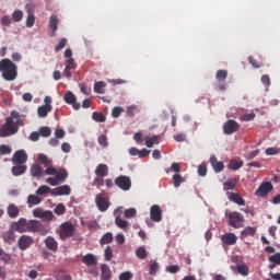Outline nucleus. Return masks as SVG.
<instances>
[{"label":"nucleus","instance_id":"052dcab7","mask_svg":"<svg viewBox=\"0 0 280 280\" xmlns=\"http://www.w3.org/2000/svg\"><path fill=\"white\" fill-rule=\"evenodd\" d=\"M65 47H67V38H61L60 43L55 47V51H61Z\"/></svg>","mask_w":280,"mask_h":280},{"label":"nucleus","instance_id":"338daca9","mask_svg":"<svg viewBox=\"0 0 280 280\" xmlns=\"http://www.w3.org/2000/svg\"><path fill=\"white\" fill-rule=\"evenodd\" d=\"M260 82L265 85V86H270L271 81H270V75L268 74H264L260 79Z\"/></svg>","mask_w":280,"mask_h":280},{"label":"nucleus","instance_id":"774afa93","mask_svg":"<svg viewBox=\"0 0 280 280\" xmlns=\"http://www.w3.org/2000/svg\"><path fill=\"white\" fill-rule=\"evenodd\" d=\"M132 273L130 271H125L119 275V280H131Z\"/></svg>","mask_w":280,"mask_h":280},{"label":"nucleus","instance_id":"5701e85b","mask_svg":"<svg viewBox=\"0 0 280 280\" xmlns=\"http://www.w3.org/2000/svg\"><path fill=\"white\" fill-rule=\"evenodd\" d=\"M45 245L48 250H52V253H56L58 250V241L54 238V236H47L45 240Z\"/></svg>","mask_w":280,"mask_h":280},{"label":"nucleus","instance_id":"72a5a7b5","mask_svg":"<svg viewBox=\"0 0 280 280\" xmlns=\"http://www.w3.org/2000/svg\"><path fill=\"white\" fill-rule=\"evenodd\" d=\"M40 202H43V199H40L38 195H28L27 197L28 207H36V205H40Z\"/></svg>","mask_w":280,"mask_h":280},{"label":"nucleus","instance_id":"bf43d9fd","mask_svg":"<svg viewBox=\"0 0 280 280\" xmlns=\"http://www.w3.org/2000/svg\"><path fill=\"white\" fill-rule=\"evenodd\" d=\"M80 91L83 93V95H91V88L86 86L84 83H80Z\"/></svg>","mask_w":280,"mask_h":280},{"label":"nucleus","instance_id":"6ab92c4d","mask_svg":"<svg viewBox=\"0 0 280 280\" xmlns=\"http://www.w3.org/2000/svg\"><path fill=\"white\" fill-rule=\"evenodd\" d=\"M40 230V221L30 220L26 221V233H38Z\"/></svg>","mask_w":280,"mask_h":280},{"label":"nucleus","instance_id":"ea45409f","mask_svg":"<svg viewBox=\"0 0 280 280\" xmlns=\"http://www.w3.org/2000/svg\"><path fill=\"white\" fill-rule=\"evenodd\" d=\"M52 189L47 186V185H43V186H39L38 189L36 190V195L37 196H47V194H51Z\"/></svg>","mask_w":280,"mask_h":280},{"label":"nucleus","instance_id":"393cba45","mask_svg":"<svg viewBox=\"0 0 280 280\" xmlns=\"http://www.w3.org/2000/svg\"><path fill=\"white\" fill-rule=\"evenodd\" d=\"M49 30L52 31L50 34V37L54 38L56 36V32L58 31V16L51 15L49 19V24H48Z\"/></svg>","mask_w":280,"mask_h":280},{"label":"nucleus","instance_id":"f8f14e48","mask_svg":"<svg viewBox=\"0 0 280 280\" xmlns=\"http://www.w3.org/2000/svg\"><path fill=\"white\" fill-rule=\"evenodd\" d=\"M150 218L153 222H161V220H163V210H161V206L153 205L150 208Z\"/></svg>","mask_w":280,"mask_h":280},{"label":"nucleus","instance_id":"e433bc0d","mask_svg":"<svg viewBox=\"0 0 280 280\" xmlns=\"http://www.w3.org/2000/svg\"><path fill=\"white\" fill-rule=\"evenodd\" d=\"M106 89V83L104 81H96L94 83V92L98 95L104 94V90Z\"/></svg>","mask_w":280,"mask_h":280},{"label":"nucleus","instance_id":"69168bd1","mask_svg":"<svg viewBox=\"0 0 280 280\" xmlns=\"http://www.w3.org/2000/svg\"><path fill=\"white\" fill-rule=\"evenodd\" d=\"M93 185H94L95 187H97L98 189H100L101 187H104V177H95V178H94V182H93Z\"/></svg>","mask_w":280,"mask_h":280},{"label":"nucleus","instance_id":"603ef678","mask_svg":"<svg viewBox=\"0 0 280 280\" xmlns=\"http://www.w3.org/2000/svg\"><path fill=\"white\" fill-rule=\"evenodd\" d=\"M166 272H170L171 275H176L177 272H180V266L171 265V266L166 267Z\"/></svg>","mask_w":280,"mask_h":280},{"label":"nucleus","instance_id":"6e6552de","mask_svg":"<svg viewBox=\"0 0 280 280\" xmlns=\"http://www.w3.org/2000/svg\"><path fill=\"white\" fill-rule=\"evenodd\" d=\"M95 203L98 211H101L102 213H104V211H108V208L110 207L108 198L104 197L102 194L96 195Z\"/></svg>","mask_w":280,"mask_h":280},{"label":"nucleus","instance_id":"aec40b11","mask_svg":"<svg viewBox=\"0 0 280 280\" xmlns=\"http://www.w3.org/2000/svg\"><path fill=\"white\" fill-rule=\"evenodd\" d=\"M82 264L88 266V268L97 266V256H95L94 254H86L82 257Z\"/></svg>","mask_w":280,"mask_h":280},{"label":"nucleus","instance_id":"4c0bfd02","mask_svg":"<svg viewBox=\"0 0 280 280\" xmlns=\"http://www.w3.org/2000/svg\"><path fill=\"white\" fill-rule=\"evenodd\" d=\"M241 167H244V161L232 160L229 163V168L237 172Z\"/></svg>","mask_w":280,"mask_h":280},{"label":"nucleus","instance_id":"c03bdc74","mask_svg":"<svg viewBox=\"0 0 280 280\" xmlns=\"http://www.w3.org/2000/svg\"><path fill=\"white\" fill-rule=\"evenodd\" d=\"M38 161L43 163V165H51L52 161L45 153L38 154Z\"/></svg>","mask_w":280,"mask_h":280},{"label":"nucleus","instance_id":"cd10ccee","mask_svg":"<svg viewBox=\"0 0 280 280\" xmlns=\"http://www.w3.org/2000/svg\"><path fill=\"white\" fill-rule=\"evenodd\" d=\"M256 233H257V228L246 226L245 229L242 230L241 237H243V238L255 237Z\"/></svg>","mask_w":280,"mask_h":280},{"label":"nucleus","instance_id":"58836bf2","mask_svg":"<svg viewBox=\"0 0 280 280\" xmlns=\"http://www.w3.org/2000/svg\"><path fill=\"white\" fill-rule=\"evenodd\" d=\"M229 78V71L228 70H218L215 73V80L219 82H224Z\"/></svg>","mask_w":280,"mask_h":280},{"label":"nucleus","instance_id":"2f4dec72","mask_svg":"<svg viewBox=\"0 0 280 280\" xmlns=\"http://www.w3.org/2000/svg\"><path fill=\"white\" fill-rule=\"evenodd\" d=\"M52 109H54L52 106L42 105L37 109V115H38V117L45 118V117H47V115H49V113H51Z\"/></svg>","mask_w":280,"mask_h":280},{"label":"nucleus","instance_id":"864d4df0","mask_svg":"<svg viewBox=\"0 0 280 280\" xmlns=\"http://www.w3.org/2000/svg\"><path fill=\"white\" fill-rule=\"evenodd\" d=\"M105 261H110L113 259V248L107 246L104 252Z\"/></svg>","mask_w":280,"mask_h":280},{"label":"nucleus","instance_id":"a878e982","mask_svg":"<svg viewBox=\"0 0 280 280\" xmlns=\"http://www.w3.org/2000/svg\"><path fill=\"white\" fill-rule=\"evenodd\" d=\"M14 229H10L9 231L4 232L3 234V241L5 244H14V241L16 240V234L14 233Z\"/></svg>","mask_w":280,"mask_h":280},{"label":"nucleus","instance_id":"0e129e2a","mask_svg":"<svg viewBox=\"0 0 280 280\" xmlns=\"http://www.w3.org/2000/svg\"><path fill=\"white\" fill-rule=\"evenodd\" d=\"M198 174H199V176H207V164L201 163L198 166Z\"/></svg>","mask_w":280,"mask_h":280},{"label":"nucleus","instance_id":"09e8293b","mask_svg":"<svg viewBox=\"0 0 280 280\" xmlns=\"http://www.w3.org/2000/svg\"><path fill=\"white\" fill-rule=\"evenodd\" d=\"M56 215H65L67 213V207H65L62 203H58L55 208Z\"/></svg>","mask_w":280,"mask_h":280},{"label":"nucleus","instance_id":"9d476101","mask_svg":"<svg viewBox=\"0 0 280 280\" xmlns=\"http://www.w3.org/2000/svg\"><path fill=\"white\" fill-rule=\"evenodd\" d=\"M63 101L66 102V104H70V106H72L74 110H80L81 105L80 103H78V98L75 97V94H73V92H66V94L63 95Z\"/></svg>","mask_w":280,"mask_h":280},{"label":"nucleus","instance_id":"9b49d317","mask_svg":"<svg viewBox=\"0 0 280 280\" xmlns=\"http://www.w3.org/2000/svg\"><path fill=\"white\" fill-rule=\"evenodd\" d=\"M11 229L16 233H27V219L20 218L16 222L11 224Z\"/></svg>","mask_w":280,"mask_h":280},{"label":"nucleus","instance_id":"7c9ffc66","mask_svg":"<svg viewBox=\"0 0 280 280\" xmlns=\"http://www.w3.org/2000/svg\"><path fill=\"white\" fill-rule=\"evenodd\" d=\"M11 172L13 176H22V174H25V172H27V165L16 164L11 168Z\"/></svg>","mask_w":280,"mask_h":280},{"label":"nucleus","instance_id":"7ed1b4c3","mask_svg":"<svg viewBox=\"0 0 280 280\" xmlns=\"http://www.w3.org/2000/svg\"><path fill=\"white\" fill-rule=\"evenodd\" d=\"M19 132V127L14 126V120L12 118H7L5 124L0 128V137L3 139L5 137H12Z\"/></svg>","mask_w":280,"mask_h":280},{"label":"nucleus","instance_id":"680f3d73","mask_svg":"<svg viewBox=\"0 0 280 280\" xmlns=\"http://www.w3.org/2000/svg\"><path fill=\"white\" fill-rule=\"evenodd\" d=\"M1 23L2 25H4L5 27H10V25H12V18H10V15H4L1 19Z\"/></svg>","mask_w":280,"mask_h":280},{"label":"nucleus","instance_id":"f03ea898","mask_svg":"<svg viewBox=\"0 0 280 280\" xmlns=\"http://www.w3.org/2000/svg\"><path fill=\"white\" fill-rule=\"evenodd\" d=\"M0 73L7 82H13L19 75L18 67L10 59H2L0 61Z\"/></svg>","mask_w":280,"mask_h":280},{"label":"nucleus","instance_id":"c756f323","mask_svg":"<svg viewBox=\"0 0 280 280\" xmlns=\"http://www.w3.org/2000/svg\"><path fill=\"white\" fill-rule=\"evenodd\" d=\"M7 213L9 215V218H19V213H21V211L19 210V207H16V205L14 203H10L7 208Z\"/></svg>","mask_w":280,"mask_h":280},{"label":"nucleus","instance_id":"4468645a","mask_svg":"<svg viewBox=\"0 0 280 280\" xmlns=\"http://www.w3.org/2000/svg\"><path fill=\"white\" fill-rule=\"evenodd\" d=\"M272 189H273L272 183L265 182L256 190V196L264 198V197L268 196V194H270V191H272Z\"/></svg>","mask_w":280,"mask_h":280},{"label":"nucleus","instance_id":"3c124183","mask_svg":"<svg viewBox=\"0 0 280 280\" xmlns=\"http://www.w3.org/2000/svg\"><path fill=\"white\" fill-rule=\"evenodd\" d=\"M268 260L270 261V264H276L277 266H280V253H276L269 256Z\"/></svg>","mask_w":280,"mask_h":280},{"label":"nucleus","instance_id":"b1692460","mask_svg":"<svg viewBox=\"0 0 280 280\" xmlns=\"http://www.w3.org/2000/svg\"><path fill=\"white\" fill-rule=\"evenodd\" d=\"M117 213H121V210L116 209L114 215H117ZM115 224L118 226V229H128V221L121 219L119 215L115 218Z\"/></svg>","mask_w":280,"mask_h":280},{"label":"nucleus","instance_id":"423d86ee","mask_svg":"<svg viewBox=\"0 0 280 280\" xmlns=\"http://www.w3.org/2000/svg\"><path fill=\"white\" fill-rule=\"evenodd\" d=\"M34 218H40L43 222H51L54 220V212L51 210H43V208H36L33 210Z\"/></svg>","mask_w":280,"mask_h":280},{"label":"nucleus","instance_id":"de8ad7c7","mask_svg":"<svg viewBox=\"0 0 280 280\" xmlns=\"http://www.w3.org/2000/svg\"><path fill=\"white\" fill-rule=\"evenodd\" d=\"M39 137H51V128L49 127H40L39 130Z\"/></svg>","mask_w":280,"mask_h":280},{"label":"nucleus","instance_id":"79ce46f5","mask_svg":"<svg viewBox=\"0 0 280 280\" xmlns=\"http://www.w3.org/2000/svg\"><path fill=\"white\" fill-rule=\"evenodd\" d=\"M92 119L98 124H104V121H106V116H104L102 113L94 112L92 114Z\"/></svg>","mask_w":280,"mask_h":280},{"label":"nucleus","instance_id":"a211bd4d","mask_svg":"<svg viewBox=\"0 0 280 280\" xmlns=\"http://www.w3.org/2000/svg\"><path fill=\"white\" fill-rule=\"evenodd\" d=\"M226 196L231 202H235V205H238L240 207H244L246 205V201L240 194L229 191Z\"/></svg>","mask_w":280,"mask_h":280},{"label":"nucleus","instance_id":"dca6fc26","mask_svg":"<svg viewBox=\"0 0 280 280\" xmlns=\"http://www.w3.org/2000/svg\"><path fill=\"white\" fill-rule=\"evenodd\" d=\"M221 242L225 246H235L237 244V236L235 233H225L221 236Z\"/></svg>","mask_w":280,"mask_h":280},{"label":"nucleus","instance_id":"5fc2aeb1","mask_svg":"<svg viewBox=\"0 0 280 280\" xmlns=\"http://www.w3.org/2000/svg\"><path fill=\"white\" fill-rule=\"evenodd\" d=\"M34 23H36V18L30 13L26 18V27H34Z\"/></svg>","mask_w":280,"mask_h":280},{"label":"nucleus","instance_id":"ddd939ff","mask_svg":"<svg viewBox=\"0 0 280 280\" xmlns=\"http://www.w3.org/2000/svg\"><path fill=\"white\" fill-rule=\"evenodd\" d=\"M32 244H34V238L30 235H22L18 241L20 250H27Z\"/></svg>","mask_w":280,"mask_h":280},{"label":"nucleus","instance_id":"c85d7f7f","mask_svg":"<svg viewBox=\"0 0 280 280\" xmlns=\"http://www.w3.org/2000/svg\"><path fill=\"white\" fill-rule=\"evenodd\" d=\"M113 278V273L110 272V267L107 265L101 266V279L102 280H110Z\"/></svg>","mask_w":280,"mask_h":280},{"label":"nucleus","instance_id":"2eb2a0df","mask_svg":"<svg viewBox=\"0 0 280 280\" xmlns=\"http://www.w3.org/2000/svg\"><path fill=\"white\" fill-rule=\"evenodd\" d=\"M13 163L15 165H23L27 163V153L24 150H19L13 155Z\"/></svg>","mask_w":280,"mask_h":280},{"label":"nucleus","instance_id":"37998d69","mask_svg":"<svg viewBox=\"0 0 280 280\" xmlns=\"http://www.w3.org/2000/svg\"><path fill=\"white\" fill-rule=\"evenodd\" d=\"M183 183H185V178H183L180 174L173 175L174 187H179L180 185H183Z\"/></svg>","mask_w":280,"mask_h":280},{"label":"nucleus","instance_id":"412c9836","mask_svg":"<svg viewBox=\"0 0 280 280\" xmlns=\"http://www.w3.org/2000/svg\"><path fill=\"white\" fill-rule=\"evenodd\" d=\"M94 174L98 178H106L108 176V165L106 164H98L94 171Z\"/></svg>","mask_w":280,"mask_h":280},{"label":"nucleus","instance_id":"c9c22d12","mask_svg":"<svg viewBox=\"0 0 280 280\" xmlns=\"http://www.w3.org/2000/svg\"><path fill=\"white\" fill-rule=\"evenodd\" d=\"M100 244H101V246H104V245H106V244H113V233H110V232L105 233V234L101 237Z\"/></svg>","mask_w":280,"mask_h":280},{"label":"nucleus","instance_id":"20e7f679","mask_svg":"<svg viewBox=\"0 0 280 280\" xmlns=\"http://www.w3.org/2000/svg\"><path fill=\"white\" fill-rule=\"evenodd\" d=\"M229 226L232 229H242L244 226V217L237 211H233L228 215Z\"/></svg>","mask_w":280,"mask_h":280},{"label":"nucleus","instance_id":"1a4fd4ad","mask_svg":"<svg viewBox=\"0 0 280 280\" xmlns=\"http://www.w3.org/2000/svg\"><path fill=\"white\" fill-rule=\"evenodd\" d=\"M240 130V124L233 119H230L223 124L224 135H235Z\"/></svg>","mask_w":280,"mask_h":280},{"label":"nucleus","instance_id":"8fccbe9b","mask_svg":"<svg viewBox=\"0 0 280 280\" xmlns=\"http://www.w3.org/2000/svg\"><path fill=\"white\" fill-rule=\"evenodd\" d=\"M5 154H12V148L7 144L0 145V156H5Z\"/></svg>","mask_w":280,"mask_h":280},{"label":"nucleus","instance_id":"49530a36","mask_svg":"<svg viewBox=\"0 0 280 280\" xmlns=\"http://www.w3.org/2000/svg\"><path fill=\"white\" fill-rule=\"evenodd\" d=\"M97 143L103 148H108V137L106 135L98 136Z\"/></svg>","mask_w":280,"mask_h":280},{"label":"nucleus","instance_id":"a18cd8bd","mask_svg":"<svg viewBox=\"0 0 280 280\" xmlns=\"http://www.w3.org/2000/svg\"><path fill=\"white\" fill-rule=\"evenodd\" d=\"M12 20H13L15 23H21V21H23V11H21V10H15V11L12 13Z\"/></svg>","mask_w":280,"mask_h":280},{"label":"nucleus","instance_id":"f3484780","mask_svg":"<svg viewBox=\"0 0 280 280\" xmlns=\"http://www.w3.org/2000/svg\"><path fill=\"white\" fill-rule=\"evenodd\" d=\"M51 196H71V186L63 185L51 190Z\"/></svg>","mask_w":280,"mask_h":280},{"label":"nucleus","instance_id":"e2e57ef3","mask_svg":"<svg viewBox=\"0 0 280 280\" xmlns=\"http://www.w3.org/2000/svg\"><path fill=\"white\" fill-rule=\"evenodd\" d=\"M121 113H124V108H121V107H114L113 112H112V117L117 119L121 115Z\"/></svg>","mask_w":280,"mask_h":280},{"label":"nucleus","instance_id":"f704fd0d","mask_svg":"<svg viewBox=\"0 0 280 280\" xmlns=\"http://www.w3.org/2000/svg\"><path fill=\"white\" fill-rule=\"evenodd\" d=\"M160 141H161L160 136H153L151 138L145 139V145L147 148H154V145H159Z\"/></svg>","mask_w":280,"mask_h":280},{"label":"nucleus","instance_id":"f257e3e1","mask_svg":"<svg viewBox=\"0 0 280 280\" xmlns=\"http://www.w3.org/2000/svg\"><path fill=\"white\" fill-rule=\"evenodd\" d=\"M43 174H46V176H55L46 178V183L51 187H58L60 183H65L69 178V172H67L66 168L56 170L54 166H48L43 171V166L39 164L32 165L31 176H34V178H40Z\"/></svg>","mask_w":280,"mask_h":280},{"label":"nucleus","instance_id":"473e14b6","mask_svg":"<svg viewBox=\"0 0 280 280\" xmlns=\"http://www.w3.org/2000/svg\"><path fill=\"white\" fill-rule=\"evenodd\" d=\"M237 187V178H233L223 183L224 191H233Z\"/></svg>","mask_w":280,"mask_h":280},{"label":"nucleus","instance_id":"39448f33","mask_svg":"<svg viewBox=\"0 0 280 280\" xmlns=\"http://www.w3.org/2000/svg\"><path fill=\"white\" fill-rule=\"evenodd\" d=\"M74 233H75V226L72 223L63 222L60 225L58 235L60 240H69V237H73Z\"/></svg>","mask_w":280,"mask_h":280},{"label":"nucleus","instance_id":"4be33fe9","mask_svg":"<svg viewBox=\"0 0 280 280\" xmlns=\"http://www.w3.org/2000/svg\"><path fill=\"white\" fill-rule=\"evenodd\" d=\"M210 164L212 165L214 172H217V174H219L220 172H222L224 170V162L220 161L218 162V158H215V155H211L210 156Z\"/></svg>","mask_w":280,"mask_h":280},{"label":"nucleus","instance_id":"bb28decb","mask_svg":"<svg viewBox=\"0 0 280 280\" xmlns=\"http://www.w3.org/2000/svg\"><path fill=\"white\" fill-rule=\"evenodd\" d=\"M231 270L233 271L236 270V272H238V275H242L243 277H248V272H250L246 264H242L238 266H231Z\"/></svg>","mask_w":280,"mask_h":280},{"label":"nucleus","instance_id":"6e6d98bb","mask_svg":"<svg viewBox=\"0 0 280 280\" xmlns=\"http://www.w3.org/2000/svg\"><path fill=\"white\" fill-rule=\"evenodd\" d=\"M158 271H159V262L154 261L150 266L149 275H151L152 277H155Z\"/></svg>","mask_w":280,"mask_h":280},{"label":"nucleus","instance_id":"13d9d810","mask_svg":"<svg viewBox=\"0 0 280 280\" xmlns=\"http://www.w3.org/2000/svg\"><path fill=\"white\" fill-rule=\"evenodd\" d=\"M137 215V209L135 208H129L125 211V218H135Z\"/></svg>","mask_w":280,"mask_h":280},{"label":"nucleus","instance_id":"0eeeda50","mask_svg":"<svg viewBox=\"0 0 280 280\" xmlns=\"http://www.w3.org/2000/svg\"><path fill=\"white\" fill-rule=\"evenodd\" d=\"M115 185L119 187V189H122V191H129L132 187V182L130 180V177L120 175L115 179Z\"/></svg>","mask_w":280,"mask_h":280},{"label":"nucleus","instance_id":"a19ab883","mask_svg":"<svg viewBox=\"0 0 280 280\" xmlns=\"http://www.w3.org/2000/svg\"><path fill=\"white\" fill-rule=\"evenodd\" d=\"M136 255L138 259H145V257H148V250L145 249V247L140 246L137 248Z\"/></svg>","mask_w":280,"mask_h":280},{"label":"nucleus","instance_id":"4d7b16f0","mask_svg":"<svg viewBox=\"0 0 280 280\" xmlns=\"http://www.w3.org/2000/svg\"><path fill=\"white\" fill-rule=\"evenodd\" d=\"M57 280H71V276L67 275V272L60 270L57 272Z\"/></svg>","mask_w":280,"mask_h":280}]
</instances>
